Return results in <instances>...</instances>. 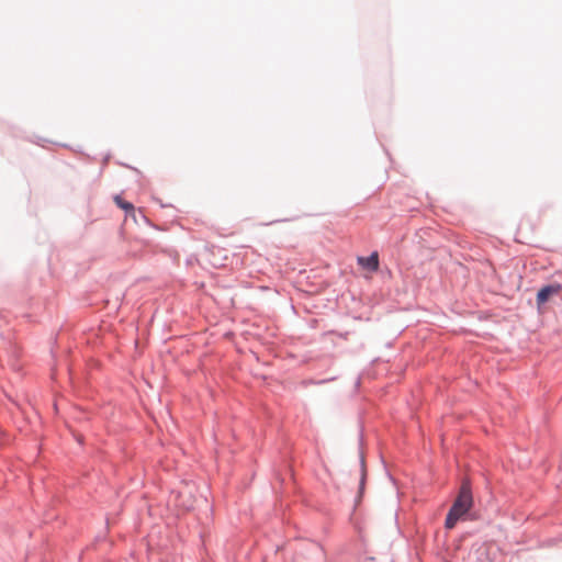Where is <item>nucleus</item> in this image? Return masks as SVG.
Here are the masks:
<instances>
[{
	"label": "nucleus",
	"instance_id": "obj_3",
	"mask_svg": "<svg viewBox=\"0 0 562 562\" xmlns=\"http://www.w3.org/2000/svg\"><path fill=\"white\" fill-rule=\"evenodd\" d=\"M560 291L561 286L559 284H551L540 289L537 294L538 306L543 305L546 302L550 300L551 296L558 294Z\"/></svg>",
	"mask_w": 562,
	"mask_h": 562
},
{
	"label": "nucleus",
	"instance_id": "obj_2",
	"mask_svg": "<svg viewBox=\"0 0 562 562\" xmlns=\"http://www.w3.org/2000/svg\"><path fill=\"white\" fill-rule=\"evenodd\" d=\"M294 562H325V553L319 544L308 542L295 553Z\"/></svg>",
	"mask_w": 562,
	"mask_h": 562
},
{
	"label": "nucleus",
	"instance_id": "obj_1",
	"mask_svg": "<svg viewBox=\"0 0 562 562\" xmlns=\"http://www.w3.org/2000/svg\"><path fill=\"white\" fill-rule=\"evenodd\" d=\"M473 498L471 486L468 481H464L460 487L457 499L454 501L452 507L450 508L445 526L448 529H452L458 520L462 518L472 507Z\"/></svg>",
	"mask_w": 562,
	"mask_h": 562
},
{
	"label": "nucleus",
	"instance_id": "obj_4",
	"mask_svg": "<svg viewBox=\"0 0 562 562\" xmlns=\"http://www.w3.org/2000/svg\"><path fill=\"white\" fill-rule=\"evenodd\" d=\"M358 263L371 271H376L379 269V255L374 251L369 257H359Z\"/></svg>",
	"mask_w": 562,
	"mask_h": 562
},
{
	"label": "nucleus",
	"instance_id": "obj_5",
	"mask_svg": "<svg viewBox=\"0 0 562 562\" xmlns=\"http://www.w3.org/2000/svg\"><path fill=\"white\" fill-rule=\"evenodd\" d=\"M114 201L116 203V205L123 210H125L126 212H132L134 210V206L132 203L130 202H126L124 201L121 196L116 195L114 198Z\"/></svg>",
	"mask_w": 562,
	"mask_h": 562
},
{
	"label": "nucleus",
	"instance_id": "obj_6",
	"mask_svg": "<svg viewBox=\"0 0 562 562\" xmlns=\"http://www.w3.org/2000/svg\"><path fill=\"white\" fill-rule=\"evenodd\" d=\"M364 480H366V470H364V467L362 465L361 468V481H360V488L363 487L364 485Z\"/></svg>",
	"mask_w": 562,
	"mask_h": 562
}]
</instances>
